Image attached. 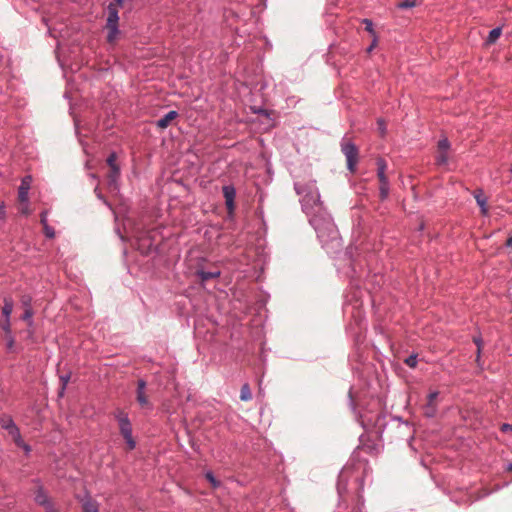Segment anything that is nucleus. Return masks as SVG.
<instances>
[{
    "mask_svg": "<svg viewBox=\"0 0 512 512\" xmlns=\"http://www.w3.org/2000/svg\"><path fill=\"white\" fill-rule=\"evenodd\" d=\"M418 5V0H403L397 3L396 7L400 10L414 8Z\"/></svg>",
    "mask_w": 512,
    "mask_h": 512,
    "instance_id": "obj_25",
    "label": "nucleus"
},
{
    "mask_svg": "<svg viewBox=\"0 0 512 512\" xmlns=\"http://www.w3.org/2000/svg\"><path fill=\"white\" fill-rule=\"evenodd\" d=\"M6 217V209L3 202L0 203V218L4 219Z\"/></svg>",
    "mask_w": 512,
    "mask_h": 512,
    "instance_id": "obj_44",
    "label": "nucleus"
},
{
    "mask_svg": "<svg viewBox=\"0 0 512 512\" xmlns=\"http://www.w3.org/2000/svg\"><path fill=\"white\" fill-rule=\"evenodd\" d=\"M473 342L477 346V352H476V362L478 365H480V358H481V352L483 347V339L481 335H477L473 337Z\"/></svg>",
    "mask_w": 512,
    "mask_h": 512,
    "instance_id": "obj_21",
    "label": "nucleus"
},
{
    "mask_svg": "<svg viewBox=\"0 0 512 512\" xmlns=\"http://www.w3.org/2000/svg\"><path fill=\"white\" fill-rule=\"evenodd\" d=\"M70 379H71V372H68L66 374H62L59 376V380H60V387L58 390L59 397L64 396L65 390L67 388V385H68Z\"/></svg>",
    "mask_w": 512,
    "mask_h": 512,
    "instance_id": "obj_17",
    "label": "nucleus"
},
{
    "mask_svg": "<svg viewBox=\"0 0 512 512\" xmlns=\"http://www.w3.org/2000/svg\"><path fill=\"white\" fill-rule=\"evenodd\" d=\"M474 198L480 207V211L482 215L488 214V208H487V198L484 195V192L482 189H476L473 193Z\"/></svg>",
    "mask_w": 512,
    "mask_h": 512,
    "instance_id": "obj_12",
    "label": "nucleus"
},
{
    "mask_svg": "<svg viewBox=\"0 0 512 512\" xmlns=\"http://www.w3.org/2000/svg\"><path fill=\"white\" fill-rule=\"evenodd\" d=\"M309 223L315 229L317 237L323 245L327 244L330 240L336 239V226L332 218L325 211L309 217Z\"/></svg>",
    "mask_w": 512,
    "mask_h": 512,
    "instance_id": "obj_3",
    "label": "nucleus"
},
{
    "mask_svg": "<svg viewBox=\"0 0 512 512\" xmlns=\"http://www.w3.org/2000/svg\"><path fill=\"white\" fill-rule=\"evenodd\" d=\"M116 159H117V155H116L115 152H112V153L109 154V156L107 157L106 162H107V164H108V166L110 168H112V167H119L117 165V163H116Z\"/></svg>",
    "mask_w": 512,
    "mask_h": 512,
    "instance_id": "obj_36",
    "label": "nucleus"
},
{
    "mask_svg": "<svg viewBox=\"0 0 512 512\" xmlns=\"http://www.w3.org/2000/svg\"><path fill=\"white\" fill-rule=\"evenodd\" d=\"M501 431L503 432H508V431H511L512 432V424H503L502 427H501Z\"/></svg>",
    "mask_w": 512,
    "mask_h": 512,
    "instance_id": "obj_45",
    "label": "nucleus"
},
{
    "mask_svg": "<svg viewBox=\"0 0 512 512\" xmlns=\"http://www.w3.org/2000/svg\"><path fill=\"white\" fill-rule=\"evenodd\" d=\"M362 24L365 25V30L372 36V37H375L377 36V33L376 31L374 30V27H373V22L372 20L368 19V18H364L361 20Z\"/></svg>",
    "mask_w": 512,
    "mask_h": 512,
    "instance_id": "obj_27",
    "label": "nucleus"
},
{
    "mask_svg": "<svg viewBox=\"0 0 512 512\" xmlns=\"http://www.w3.org/2000/svg\"><path fill=\"white\" fill-rule=\"evenodd\" d=\"M507 469H508L509 471H512V463H509V465H508Z\"/></svg>",
    "mask_w": 512,
    "mask_h": 512,
    "instance_id": "obj_49",
    "label": "nucleus"
},
{
    "mask_svg": "<svg viewBox=\"0 0 512 512\" xmlns=\"http://www.w3.org/2000/svg\"><path fill=\"white\" fill-rule=\"evenodd\" d=\"M119 177H120V168L119 167L110 168V172L108 174L109 186H116Z\"/></svg>",
    "mask_w": 512,
    "mask_h": 512,
    "instance_id": "obj_19",
    "label": "nucleus"
},
{
    "mask_svg": "<svg viewBox=\"0 0 512 512\" xmlns=\"http://www.w3.org/2000/svg\"><path fill=\"white\" fill-rule=\"evenodd\" d=\"M7 432L13 438L16 445H22V436L17 425L13 426V428L8 430Z\"/></svg>",
    "mask_w": 512,
    "mask_h": 512,
    "instance_id": "obj_22",
    "label": "nucleus"
},
{
    "mask_svg": "<svg viewBox=\"0 0 512 512\" xmlns=\"http://www.w3.org/2000/svg\"><path fill=\"white\" fill-rule=\"evenodd\" d=\"M501 32H502V29L500 27H496V28L492 29L489 32L486 42L488 44H492V43L496 42V40L500 37Z\"/></svg>",
    "mask_w": 512,
    "mask_h": 512,
    "instance_id": "obj_26",
    "label": "nucleus"
},
{
    "mask_svg": "<svg viewBox=\"0 0 512 512\" xmlns=\"http://www.w3.org/2000/svg\"><path fill=\"white\" fill-rule=\"evenodd\" d=\"M253 112L256 113V114H259V115H262L268 119H272L271 116L273 114V111L272 110H268V109H265V108H252Z\"/></svg>",
    "mask_w": 512,
    "mask_h": 512,
    "instance_id": "obj_32",
    "label": "nucleus"
},
{
    "mask_svg": "<svg viewBox=\"0 0 512 512\" xmlns=\"http://www.w3.org/2000/svg\"><path fill=\"white\" fill-rule=\"evenodd\" d=\"M45 512H59L58 510L55 509V507H48V509L45 511Z\"/></svg>",
    "mask_w": 512,
    "mask_h": 512,
    "instance_id": "obj_48",
    "label": "nucleus"
},
{
    "mask_svg": "<svg viewBox=\"0 0 512 512\" xmlns=\"http://www.w3.org/2000/svg\"><path fill=\"white\" fill-rule=\"evenodd\" d=\"M439 152H448L450 149V142L447 138L440 139L437 144Z\"/></svg>",
    "mask_w": 512,
    "mask_h": 512,
    "instance_id": "obj_30",
    "label": "nucleus"
},
{
    "mask_svg": "<svg viewBox=\"0 0 512 512\" xmlns=\"http://www.w3.org/2000/svg\"><path fill=\"white\" fill-rule=\"evenodd\" d=\"M294 189L297 195L300 196L302 211L308 217L324 211L323 202L320 199L315 181L295 182Z\"/></svg>",
    "mask_w": 512,
    "mask_h": 512,
    "instance_id": "obj_2",
    "label": "nucleus"
},
{
    "mask_svg": "<svg viewBox=\"0 0 512 512\" xmlns=\"http://www.w3.org/2000/svg\"><path fill=\"white\" fill-rule=\"evenodd\" d=\"M405 364L407 366H409L410 368H415L417 366V355L413 354V355H410L408 356L406 359H405Z\"/></svg>",
    "mask_w": 512,
    "mask_h": 512,
    "instance_id": "obj_35",
    "label": "nucleus"
},
{
    "mask_svg": "<svg viewBox=\"0 0 512 512\" xmlns=\"http://www.w3.org/2000/svg\"><path fill=\"white\" fill-rule=\"evenodd\" d=\"M436 164L439 166L446 165L448 163V153L446 152H439V154L436 156Z\"/></svg>",
    "mask_w": 512,
    "mask_h": 512,
    "instance_id": "obj_31",
    "label": "nucleus"
},
{
    "mask_svg": "<svg viewBox=\"0 0 512 512\" xmlns=\"http://www.w3.org/2000/svg\"><path fill=\"white\" fill-rule=\"evenodd\" d=\"M0 425H1V428L8 431L10 430L11 428H13V426H15V422L14 420L12 419L11 416L9 415H3L1 418H0Z\"/></svg>",
    "mask_w": 512,
    "mask_h": 512,
    "instance_id": "obj_20",
    "label": "nucleus"
},
{
    "mask_svg": "<svg viewBox=\"0 0 512 512\" xmlns=\"http://www.w3.org/2000/svg\"><path fill=\"white\" fill-rule=\"evenodd\" d=\"M377 126H378V130H379L381 136L382 137L385 136V134H386V123H385V121L383 119L379 118L377 120Z\"/></svg>",
    "mask_w": 512,
    "mask_h": 512,
    "instance_id": "obj_39",
    "label": "nucleus"
},
{
    "mask_svg": "<svg viewBox=\"0 0 512 512\" xmlns=\"http://www.w3.org/2000/svg\"><path fill=\"white\" fill-rule=\"evenodd\" d=\"M360 444L353 451L349 461L342 468L338 476L337 489L339 494L346 491L349 481L358 484L359 491L364 490V480L371 473V468L367 459L361 456V453L375 456L380 452V446L370 440L368 436L361 435Z\"/></svg>",
    "mask_w": 512,
    "mask_h": 512,
    "instance_id": "obj_1",
    "label": "nucleus"
},
{
    "mask_svg": "<svg viewBox=\"0 0 512 512\" xmlns=\"http://www.w3.org/2000/svg\"><path fill=\"white\" fill-rule=\"evenodd\" d=\"M125 0H113L109 3V5H114V7L120 8L123 6Z\"/></svg>",
    "mask_w": 512,
    "mask_h": 512,
    "instance_id": "obj_43",
    "label": "nucleus"
},
{
    "mask_svg": "<svg viewBox=\"0 0 512 512\" xmlns=\"http://www.w3.org/2000/svg\"><path fill=\"white\" fill-rule=\"evenodd\" d=\"M220 271H205L203 269H198L196 271V276L200 279L201 283H205L211 279L218 278L220 276Z\"/></svg>",
    "mask_w": 512,
    "mask_h": 512,
    "instance_id": "obj_16",
    "label": "nucleus"
},
{
    "mask_svg": "<svg viewBox=\"0 0 512 512\" xmlns=\"http://www.w3.org/2000/svg\"><path fill=\"white\" fill-rule=\"evenodd\" d=\"M21 304L24 309L32 308V297L30 295H23L21 297Z\"/></svg>",
    "mask_w": 512,
    "mask_h": 512,
    "instance_id": "obj_34",
    "label": "nucleus"
},
{
    "mask_svg": "<svg viewBox=\"0 0 512 512\" xmlns=\"http://www.w3.org/2000/svg\"><path fill=\"white\" fill-rule=\"evenodd\" d=\"M32 182V177L30 175L25 176L18 189V198L20 202H28V193L30 190V185Z\"/></svg>",
    "mask_w": 512,
    "mask_h": 512,
    "instance_id": "obj_11",
    "label": "nucleus"
},
{
    "mask_svg": "<svg viewBox=\"0 0 512 512\" xmlns=\"http://www.w3.org/2000/svg\"><path fill=\"white\" fill-rule=\"evenodd\" d=\"M372 42L371 44L367 47L366 49V52L367 53H371L372 50L377 46V43H378V36H375V37H372Z\"/></svg>",
    "mask_w": 512,
    "mask_h": 512,
    "instance_id": "obj_41",
    "label": "nucleus"
},
{
    "mask_svg": "<svg viewBox=\"0 0 512 512\" xmlns=\"http://www.w3.org/2000/svg\"><path fill=\"white\" fill-rule=\"evenodd\" d=\"M205 478L210 482L213 488H218L221 485V482L216 479L212 471H207L205 473Z\"/></svg>",
    "mask_w": 512,
    "mask_h": 512,
    "instance_id": "obj_29",
    "label": "nucleus"
},
{
    "mask_svg": "<svg viewBox=\"0 0 512 512\" xmlns=\"http://www.w3.org/2000/svg\"><path fill=\"white\" fill-rule=\"evenodd\" d=\"M47 217H48V212L42 211L40 214V223L42 224V226H46L48 224Z\"/></svg>",
    "mask_w": 512,
    "mask_h": 512,
    "instance_id": "obj_42",
    "label": "nucleus"
},
{
    "mask_svg": "<svg viewBox=\"0 0 512 512\" xmlns=\"http://www.w3.org/2000/svg\"><path fill=\"white\" fill-rule=\"evenodd\" d=\"M389 191H390L389 181L379 182V196L382 201L387 199V197L389 195Z\"/></svg>",
    "mask_w": 512,
    "mask_h": 512,
    "instance_id": "obj_23",
    "label": "nucleus"
},
{
    "mask_svg": "<svg viewBox=\"0 0 512 512\" xmlns=\"http://www.w3.org/2000/svg\"><path fill=\"white\" fill-rule=\"evenodd\" d=\"M14 303L12 298L5 297L4 298V305L2 307V315L4 318H10L11 314L13 312Z\"/></svg>",
    "mask_w": 512,
    "mask_h": 512,
    "instance_id": "obj_18",
    "label": "nucleus"
},
{
    "mask_svg": "<svg viewBox=\"0 0 512 512\" xmlns=\"http://www.w3.org/2000/svg\"><path fill=\"white\" fill-rule=\"evenodd\" d=\"M505 245H506V247H512V235L508 237Z\"/></svg>",
    "mask_w": 512,
    "mask_h": 512,
    "instance_id": "obj_47",
    "label": "nucleus"
},
{
    "mask_svg": "<svg viewBox=\"0 0 512 512\" xmlns=\"http://www.w3.org/2000/svg\"><path fill=\"white\" fill-rule=\"evenodd\" d=\"M107 19L105 28L107 29L106 40L109 44H115L121 31L119 30V8L114 5L107 7Z\"/></svg>",
    "mask_w": 512,
    "mask_h": 512,
    "instance_id": "obj_4",
    "label": "nucleus"
},
{
    "mask_svg": "<svg viewBox=\"0 0 512 512\" xmlns=\"http://www.w3.org/2000/svg\"><path fill=\"white\" fill-rule=\"evenodd\" d=\"M136 401L138 405L142 409H153V404L149 400V397L147 395V382L144 379H139L137 381V387L135 391Z\"/></svg>",
    "mask_w": 512,
    "mask_h": 512,
    "instance_id": "obj_7",
    "label": "nucleus"
},
{
    "mask_svg": "<svg viewBox=\"0 0 512 512\" xmlns=\"http://www.w3.org/2000/svg\"><path fill=\"white\" fill-rule=\"evenodd\" d=\"M114 417L118 421L119 430L125 442L128 446L129 450H133L136 447V441L132 435V424L128 417V414L122 410H116L114 412Z\"/></svg>",
    "mask_w": 512,
    "mask_h": 512,
    "instance_id": "obj_5",
    "label": "nucleus"
},
{
    "mask_svg": "<svg viewBox=\"0 0 512 512\" xmlns=\"http://www.w3.org/2000/svg\"><path fill=\"white\" fill-rule=\"evenodd\" d=\"M438 395H439L438 391H433V392L429 393V395L427 397V403L424 406V415L427 418H433L437 413L436 399H437Z\"/></svg>",
    "mask_w": 512,
    "mask_h": 512,
    "instance_id": "obj_9",
    "label": "nucleus"
},
{
    "mask_svg": "<svg viewBox=\"0 0 512 512\" xmlns=\"http://www.w3.org/2000/svg\"><path fill=\"white\" fill-rule=\"evenodd\" d=\"M17 446L23 448L26 452H30V450H31L30 446L27 445L26 443H24L23 440H22V445H17Z\"/></svg>",
    "mask_w": 512,
    "mask_h": 512,
    "instance_id": "obj_46",
    "label": "nucleus"
},
{
    "mask_svg": "<svg viewBox=\"0 0 512 512\" xmlns=\"http://www.w3.org/2000/svg\"><path fill=\"white\" fill-rule=\"evenodd\" d=\"M2 330L5 332V335L11 334V323L10 318H4L0 324Z\"/></svg>",
    "mask_w": 512,
    "mask_h": 512,
    "instance_id": "obj_33",
    "label": "nucleus"
},
{
    "mask_svg": "<svg viewBox=\"0 0 512 512\" xmlns=\"http://www.w3.org/2000/svg\"><path fill=\"white\" fill-rule=\"evenodd\" d=\"M5 336H6V339H7V349L8 350H12L13 347H14V344H15L14 337L12 336V334L5 335Z\"/></svg>",
    "mask_w": 512,
    "mask_h": 512,
    "instance_id": "obj_40",
    "label": "nucleus"
},
{
    "mask_svg": "<svg viewBox=\"0 0 512 512\" xmlns=\"http://www.w3.org/2000/svg\"><path fill=\"white\" fill-rule=\"evenodd\" d=\"M376 165H377V177H378V180L379 182H386V181H389L387 176H386V169H387V162L384 158L382 157H379L377 158L376 160Z\"/></svg>",
    "mask_w": 512,
    "mask_h": 512,
    "instance_id": "obj_15",
    "label": "nucleus"
},
{
    "mask_svg": "<svg viewBox=\"0 0 512 512\" xmlns=\"http://www.w3.org/2000/svg\"><path fill=\"white\" fill-rule=\"evenodd\" d=\"M83 512H99V503L90 495H86L82 499Z\"/></svg>",
    "mask_w": 512,
    "mask_h": 512,
    "instance_id": "obj_14",
    "label": "nucleus"
},
{
    "mask_svg": "<svg viewBox=\"0 0 512 512\" xmlns=\"http://www.w3.org/2000/svg\"><path fill=\"white\" fill-rule=\"evenodd\" d=\"M362 492H363V490L359 491V488L357 487L358 504L356 506H354L350 512H362V508L360 506V505H363V502H361V500H362V495H361Z\"/></svg>",
    "mask_w": 512,
    "mask_h": 512,
    "instance_id": "obj_37",
    "label": "nucleus"
},
{
    "mask_svg": "<svg viewBox=\"0 0 512 512\" xmlns=\"http://www.w3.org/2000/svg\"><path fill=\"white\" fill-rule=\"evenodd\" d=\"M223 196L225 198V205L229 215L235 211V197L236 189L233 185H225L222 187Z\"/></svg>",
    "mask_w": 512,
    "mask_h": 512,
    "instance_id": "obj_8",
    "label": "nucleus"
},
{
    "mask_svg": "<svg viewBox=\"0 0 512 512\" xmlns=\"http://www.w3.org/2000/svg\"><path fill=\"white\" fill-rule=\"evenodd\" d=\"M240 399L242 401H250L252 399L251 389L248 383H244L240 391Z\"/></svg>",
    "mask_w": 512,
    "mask_h": 512,
    "instance_id": "obj_24",
    "label": "nucleus"
},
{
    "mask_svg": "<svg viewBox=\"0 0 512 512\" xmlns=\"http://www.w3.org/2000/svg\"><path fill=\"white\" fill-rule=\"evenodd\" d=\"M44 234L47 238H54L55 237V230L53 227H51L49 224L46 226H43Z\"/></svg>",
    "mask_w": 512,
    "mask_h": 512,
    "instance_id": "obj_38",
    "label": "nucleus"
},
{
    "mask_svg": "<svg viewBox=\"0 0 512 512\" xmlns=\"http://www.w3.org/2000/svg\"><path fill=\"white\" fill-rule=\"evenodd\" d=\"M341 151L346 157L347 169L354 173L359 160V149L349 139L343 138L341 141Z\"/></svg>",
    "mask_w": 512,
    "mask_h": 512,
    "instance_id": "obj_6",
    "label": "nucleus"
},
{
    "mask_svg": "<svg viewBox=\"0 0 512 512\" xmlns=\"http://www.w3.org/2000/svg\"><path fill=\"white\" fill-rule=\"evenodd\" d=\"M177 117H178V112L175 110H171L167 114H165L163 117L158 119L155 124L158 128L165 129L170 125L171 121H173Z\"/></svg>",
    "mask_w": 512,
    "mask_h": 512,
    "instance_id": "obj_13",
    "label": "nucleus"
},
{
    "mask_svg": "<svg viewBox=\"0 0 512 512\" xmlns=\"http://www.w3.org/2000/svg\"><path fill=\"white\" fill-rule=\"evenodd\" d=\"M33 309L32 308H29V309H24V313L22 314L21 316V319L25 322H27V324L29 326H32L33 325Z\"/></svg>",
    "mask_w": 512,
    "mask_h": 512,
    "instance_id": "obj_28",
    "label": "nucleus"
},
{
    "mask_svg": "<svg viewBox=\"0 0 512 512\" xmlns=\"http://www.w3.org/2000/svg\"><path fill=\"white\" fill-rule=\"evenodd\" d=\"M34 501L39 506L44 507L45 511L48 509V507L54 506L50 497L48 496L47 492L45 491V489L43 488L42 485L38 486V488L35 492Z\"/></svg>",
    "mask_w": 512,
    "mask_h": 512,
    "instance_id": "obj_10",
    "label": "nucleus"
}]
</instances>
